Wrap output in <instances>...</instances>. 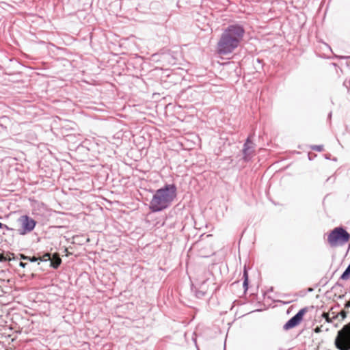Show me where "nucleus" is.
Segmentation results:
<instances>
[{"label":"nucleus","instance_id":"bb28decb","mask_svg":"<svg viewBox=\"0 0 350 350\" xmlns=\"http://www.w3.org/2000/svg\"><path fill=\"white\" fill-rule=\"evenodd\" d=\"M210 283L212 284V285H214V283H213L212 281H210Z\"/></svg>","mask_w":350,"mask_h":350},{"label":"nucleus","instance_id":"f257e3e1","mask_svg":"<svg viewBox=\"0 0 350 350\" xmlns=\"http://www.w3.org/2000/svg\"><path fill=\"white\" fill-rule=\"evenodd\" d=\"M245 33L243 27L239 24L229 25L221 35L217 42V52L219 55H228L238 47Z\"/></svg>","mask_w":350,"mask_h":350},{"label":"nucleus","instance_id":"9d476101","mask_svg":"<svg viewBox=\"0 0 350 350\" xmlns=\"http://www.w3.org/2000/svg\"><path fill=\"white\" fill-rule=\"evenodd\" d=\"M243 286L244 288V292L245 293L248 289V285H249L248 273H247V271L245 267L244 268V270H243Z\"/></svg>","mask_w":350,"mask_h":350},{"label":"nucleus","instance_id":"5701e85b","mask_svg":"<svg viewBox=\"0 0 350 350\" xmlns=\"http://www.w3.org/2000/svg\"><path fill=\"white\" fill-rule=\"evenodd\" d=\"M343 85L347 88L348 92L349 91V88L347 86V83L346 81L344 82Z\"/></svg>","mask_w":350,"mask_h":350},{"label":"nucleus","instance_id":"423d86ee","mask_svg":"<svg viewBox=\"0 0 350 350\" xmlns=\"http://www.w3.org/2000/svg\"><path fill=\"white\" fill-rule=\"evenodd\" d=\"M308 308L305 307L299 310L291 317L283 326L284 330H288L297 326L303 320L304 314L307 312Z\"/></svg>","mask_w":350,"mask_h":350},{"label":"nucleus","instance_id":"f3484780","mask_svg":"<svg viewBox=\"0 0 350 350\" xmlns=\"http://www.w3.org/2000/svg\"><path fill=\"white\" fill-rule=\"evenodd\" d=\"M1 228H5V229H6L8 230H12V228H9L7 225L3 224L1 222H0V229H1Z\"/></svg>","mask_w":350,"mask_h":350},{"label":"nucleus","instance_id":"c85d7f7f","mask_svg":"<svg viewBox=\"0 0 350 350\" xmlns=\"http://www.w3.org/2000/svg\"><path fill=\"white\" fill-rule=\"evenodd\" d=\"M210 283L212 284V285H214V283H213L212 281H210Z\"/></svg>","mask_w":350,"mask_h":350},{"label":"nucleus","instance_id":"2eb2a0df","mask_svg":"<svg viewBox=\"0 0 350 350\" xmlns=\"http://www.w3.org/2000/svg\"><path fill=\"white\" fill-rule=\"evenodd\" d=\"M322 316L325 319L326 322H327V323H332V319H331V316H330V313H325V312H324Z\"/></svg>","mask_w":350,"mask_h":350},{"label":"nucleus","instance_id":"412c9836","mask_svg":"<svg viewBox=\"0 0 350 350\" xmlns=\"http://www.w3.org/2000/svg\"><path fill=\"white\" fill-rule=\"evenodd\" d=\"M27 265V263L23 262H20V263H19V266L21 267H23V268H25Z\"/></svg>","mask_w":350,"mask_h":350},{"label":"nucleus","instance_id":"4468645a","mask_svg":"<svg viewBox=\"0 0 350 350\" xmlns=\"http://www.w3.org/2000/svg\"><path fill=\"white\" fill-rule=\"evenodd\" d=\"M310 148L312 150H315L317 152H321L323 150V145H312L310 146Z\"/></svg>","mask_w":350,"mask_h":350},{"label":"nucleus","instance_id":"b1692460","mask_svg":"<svg viewBox=\"0 0 350 350\" xmlns=\"http://www.w3.org/2000/svg\"><path fill=\"white\" fill-rule=\"evenodd\" d=\"M330 154H325V159H330Z\"/></svg>","mask_w":350,"mask_h":350},{"label":"nucleus","instance_id":"a878e982","mask_svg":"<svg viewBox=\"0 0 350 350\" xmlns=\"http://www.w3.org/2000/svg\"><path fill=\"white\" fill-rule=\"evenodd\" d=\"M342 58H346V59H348V58H350V57H342Z\"/></svg>","mask_w":350,"mask_h":350},{"label":"nucleus","instance_id":"9b49d317","mask_svg":"<svg viewBox=\"0 0 350 350\" xmlns=\"http://www.w3.org/2000/svg\"><path fill=\"white\" fill-rule=\"evenodd\" d=\"M51 254L50 253H44L42 256L37 257L38 258V261L42 262H47L51 260Z\"/></svg>","mask_w":350,"mask_h":350},{"label":"nucleus","instance_id":"a211bd4d","mask_svg":"<svg viewBox=\"0 0 350 350\" xmlns=\"http://www.w3.org/2000/svg\"><path fill=\"white\" fill-rule=\"evenodd\" d=\"M332 321H333L334 319H338V315L335 314L334 312L330 313Z\"/></svg>","mask_w":350,"mask_h":350},{"label":"nucleus","instance_id":"c756f323","mask_svg":"<svg viewBox=\"0 0 350 350\" xmlns=\"http://www.w3.org/2000/svg\"><path fill=\"white\" fill-rule=\"evenodd\" d=\"M312 291V288H309L308 289V291Z\"/></svg>","mask_w":350,"mask_h":350},{"label":"nucleus","instance_id":"7ed1b4c3","mask_svg":"<svg viewBox=\"0 0 350 350\" xmlns=\"http://www.w3.org/2000/svg\"><path fill=\"white\" fill-rule=\"evenodd\" d=\"M334 345L338 350H350V322L337 332Z\"/></svg>","mask_w":350,"mask_h":350},{"label":"nucleus","instance_id":"1a4fd4ad","mask_svg":"<svg viewBox=\"0 0 350 350\" xmlns=\"http://www.w3.org/2000/svg\"><path fill=\"white\" fill-rule=\"evenodd\" d=\"M49 261L50 266L53 269H57L62 262V260L57 254H54L53 257L51 256V260Z\"/></svg>","mask_w":350,"mask_h":350},{"label":"nucleus","instance_id":"f03ea898","mask_svg":"<svg viewBox=\"0 0 350 350\" xmlns=\"http://www.w3.org/2000/svg\"><path fill=\"white\" fill-rule=\"evenodd\" d=\"M177 195L175 184H166L156 190L150 202L149 208L152 213L162 211L169 208Z\"/></svg>","mask_w":350,"mask_h":350},{"label":"nucleus","instance_id":"f8f14e48","mask_svg":"<svg viewBox=\"0 0 350 350\" xmlns=\"http://www.w3.org/2000/svg\"><path fill=\"white\" fill-rule=\"evenodd\" d=\"M21 259L25 260H28L31 262H35L38 261V258H37V256H25V255H22Z\"/></svg>","mask_w":350,"mask_h":350},{"label":"nucleus","instance_id":"4be33fe9","mask_svg":"<svg viewBox=\"0 0 350 350\" xmlns=\"http://www.w3.org/2000/svg\"><path fill=\"white\" fill-rule=\"evenodd\" d=\"M256 62H257L258 64H261V63L262 62V59H259V58H258V59H256Z\"/></svg>","mask_w":350,"mask_h":350},{"label":"nucleus","instance_id":"dca6fc26","mask_svg":"<svg viewBox=\"0 0 350 350\" xmlns=\"http://www.w3.org/2000/svg\"><path fill=\"white\" fill-rule=\"evenodd\" d=\"M10 260V258H8L4 254H0V262H5Z\"/></svg>","mask_w":350,"mask_h":350},{"label":"nucleus","instance_id":"20e7f679","mask_svg":"<svg viewBox=\"0 0 350 350\" xmlns=\"http://www.w3.org/2000/svg\"><path fill=\"white\" fill-rule=\"evenodd\" d=\"M350 239L349 233L342 227H336L328 235L327 241L332 247L342 245Z\"/></svg>","mask_w":350,"mask_h":350},{"label":"nucleus","instance_id":"ddd939ff","mask_svg":"<svg viewBox=\"0 0 350 350\" xmlns=\"http://www.w3.org/2000/svg\"><path fill=\"white\" fill-rule=\"evenodd\" d=\"M347 312H348L345 310H341L337 314V315H338V319L341 321L344 320L347 317Z\"/></svg>","mask_w":350,"mask_h":350},{"label":"nucleus","instance_id":"cd10ccee","mask_svg":"<svg viewBox=\"0 0 350 350\" xmlns=\"http://www.w3.org/2000/svg\"><path fill=\"white\" fill-rule=\"evenodd\" d=\"M210 283L212 284V285H214V283H213L212 281H210Z\"/></svg>","mask_w":350,"mask_h":350},{"label":"nucleus","instance_id":"393cba45","mask_svg":"<svg viewBox=\"0 0 350 350\" xmlns=\"http://www.w3.org/2000/svg\"><path fill=\"white\" fill-rule=\"evenodd\" d=\"M331 117H332V112H330V113L328 114V118H329V119H330V118H331Z\"/></svg>","mask_w":350,"mask_h":350},{"label":"nucleus","instance_id":"6ab92c4d","mask_svg":"<svg viewBox=\"0 0 350 350\" xmlns=\"http://www.w3.org/2000/svg\"><path fill=\"white\" fill-rule=\"evenodd\" d=\"M344 307L345 309H347V310H349L350 308V300L347 301L345 303Z\"/></svg>","mask_w":350,"mask_h":350},{"label":"nucleus","instance_id":"0eeeda50","mask_svg":"<svg viewBox=\"0 0 350 350\" xmlns=\"http://www.w3.org/2000/svg\"><path fill=\"white\" fill-rule=\"evenodd\" d=\"M253 143L250 139V137L249 136L245 142L243 144V160L245 161H248L250 159V156L254 152V146H252Z\"/></svg>","mask_w":350,"mask_h":350},{"label":"nucleus","instance_id":"aec40b11","mask_svg":"<svg viewBox=\"0 0 350 350\" xmlns=\"http://www.w3.org/2000/svg\"><path fill=\"white\" fill-rule=\"evenodd\" d=\"M314 332L319 333L321 332V327H316L314 329Z\"/></svg>","mask_w":350,"mask_h":350},{"label":"nucleus","instance_id":"6e6552de","mask_svg":"<svg viewBox=\"0 0 350 350\" xmlns=\"http://www.w3.org/2000/svg\"><path fill=\"white\" fill-rule=\"evenodd\" d=\"M208 282V279L203 280V282L200 284L199 288L195 290V295L197 298L201 299L206 295L208 291L206 284Z\"/></svg>","mask_w":350,"mask_h":350},{"label":"nucleus","instance_id":"39448f33","mask_svg":"<svg viewBox=\"0 0 350 350\" xmlns=\"http://www.w3.org/2000/svg\"><path fill=\"white\" fill-rule=\"evenodd\" d=\"M18 221L21 226L18 229L20 235H25L33 230L36 226V221L27 215L21 216Z\"/></svg>","mask_w":350,"mask_h":350}]
</instances>
